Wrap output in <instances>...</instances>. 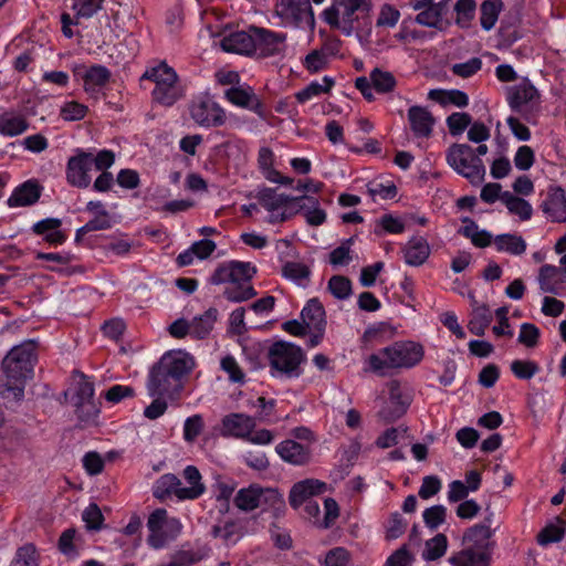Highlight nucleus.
Returning a JSON list of instances; mask_svg holds the SVG:
<instances>
[{"mask_svg":"<svg viewBox=\"0 0 566 566\" xmlns=\"http://www.w3.org/2000/svg\"><path fill=\"white\" fill-rule=\"evenodd\" d=\"M195 367L193 357L184 352L166 353L151 368L147 379V391L150 397L174 399L182 390V379Z\"/></svg>","mask_w":566,"mask_h":566,"instance_id":"obj_1","label":"nucleus"},{"mask_svg":"<svg viewBox=\"0 0 566 566\" xmlns=\"http://www.w3.org/2000/svg\"><path fill=\"white\" fill-rule=\"evenodd\" d=\"M36 360L34 340H25L14 346L2 361L4 379H0V397L21 400L25 381L32 378Z\"/></svg>","mask_w":566,"mask_h":566,"instance_id":"obj_2","label":"nucleus"},{"mask_svg":"<svg viewBox=\"0 0 566 566\" xmlns=\"http://www.w3.org/2000/svg\"><path fill=\"white\" fill-rule=\"evenodd\" d=\"M424 356L423 346L412 340L395 342L365 360V370L385 375L387 369H409L417 366Z\"/></svg>","mask_w":566,"mask_h":566,"instance_id":"obj_3","label":"nucleus"},{"mask_svg":"<svg viewBox=\"0 0 566 566\" xmlns=\"http://www.w3.org/2000/svg\"><path fill=\"white\" fill-rule=\"evenodd\" d=\"M270 373L273 377L298 378L302 375L301 365L305 361L303 349L289 342H275L268 353Z\"/></svg>","mask_w":566,"mask_h":566,"instance_id":"obj_4","label":"nucleus"},{"mask_svg":"<svg viewBox=\"0 0 566 566\" xmlns=\"http://www.w3.org/2000/svg\"><path fill=\"white\" fill-rule=\"evenodd\" d=\"M143 78L155 83L151 95L154 101L160 105L172 106L182 97L184 93L178 83V75L166 62H160L156 66L146 70Z\"/></svg>","mask_w":566,"mask_h":566,"instance_id":"obj_5","label":"nucleus"},{"mask_svg":"<svg viewBox=\"0 0 566 566\" xmlns=\"http://www.w3.org/2000/svg\"><path fill=\"white\" fill-rule=\"evenodd\" d=\"M447 163L474 186L482 184L485 178V166L482 159L467 144L450 146L447 151Z\"/></svg>","mask_w":566,"mask_h":566,"instance_id":"obj_6","label":"nucleus"},{"mask_svg":"<svg viewBox=\"0 0 566 566\" xmlns=\"http://www.w3.org/2000/svg\"><path fill=\"white\" fill-rule=\"evenodd\" d=\"M274 13L284 27H294L314 31L316 22L310 0H279Z\"/></svg>","mask_w":566,"mask_h":566,"instance_id":"obj_7","label":"nucleus"},{"mask_svg":"<svg viewBox=\"0 0 566 566\" xmlns=\"http://www.w3.org/2000/svg\"><path fill=\"white\" fill-rule=\"evenodd\" d=\"M189 112L193 122L205 128L220 127L227 120L226 111L208 94L193 98Z\"/></svg>","mask_w":566,"mask_h":566,"instance_id":"obj_8","label":"nucleus"},{"mask_svg":"<svg viewBox=\"0 0 566 566\" xmlns=\"http://www.w3.org/2000/svg\"><path fill=\"white\" fill-rule=\"evenodd\" d=\"M486 512L488 514L484 516L482 522L465 530L462 542L467 547H472L480 552H489L490 555H492L496 545L492 537L494 536L496 528L492 527L494 512L490 511L489 507L486 509Z\"/></svg>","mask_w":566,"mask_h":566,"instance_id":"obj_9","label":"nucleus"},{"mask_svg":"<svg viewBox=\"0 0 566 566\" xmlns=\"http://www.w3.org/2000/svg\"><path fill=\"white\" fill-rule=\"evenodd\" d=\"M92 153L77 148L66 164L65 177L69 185L76 188H87L91 185Z\"/></svg>","mask_w":566,"mask_h":566,"instance_id":"obj_10","label":"nucleus"},{"mask_svg":"<svg viewBox=\"0 0 566 566\" xmlns=\"http://www.w3.org/2000/svg\"><path fill=\"white\" fill-rule=\"evenodd\" d=\"M357 11L345 0H333L332 4L322 12V19L333 29L340 30L345 35L354 31Z\"/></svg>","mask_w":566,"mask_h":566,"instance_id":"obj_11","label":"nucleus"},{"mask_svg":"<svg viewBox=\"0 0 566 566\" xmlns=\"http://www.w3.org/2000/svg\"><path fill=\"white\" fill-rule=\"evenodd\" d=\"M256 423L253 417L245 413L232 412L222 418L220 434L223 438L247 440L250 433L253 432Z\"/></svg>","mask_w":566,"mask_h":566,"instance_id":"obj_12","label":"nucleus"},{"mask_svg":"<svg viewBox=\"0 0 566 566\" xmlns=\"http://www.w3.org/2000/svg\"><path fill=\"white\" fill-rule=\"evenodd\" d=\"M224 97L231 104L241 108L249 109L260 117H264V105L251 86L247 84L231 86L224 92Z\"/></svg>","mask_w":566,"mask_h":566,"instance_id":"obj_13","label":"nucleus"},{"mask_svg":"<svg viewBox=\"0 0 566 566\" xmlns=\"http://www.w3.org/2000/svg\"><path fill=\"white\" fill-rule=\"evenodd\" d=\"M537 99L538 92L528 80H523L507 88V102L513 111L521 112L527 107H533Z\"/></svg>","mask_w":566,"mask_h":566,"instance_id":"obj_14","label":"nucleus"},{"mask_svg":"<svg viewBox=\"0 0 566 566\" xmlns=\"http://www.w3.org/2000/svg\"><path fill=\"white\" fill-rule=\"evenodd\" d=\"M275 451L284 462L293 465H304L311 460L310 447L292 439H286L276 444Z\"/></svg>","mask_w":566,"mask_h":566,"instance_id":"obj_15","label":"nucleus"},{"mask_svg":"<svg viewBox=\"0 0 566 566\" xmlns=\"http://www.w3.org/2000/svg\"><path fill=\"white\" fill-rule=\"evenodd\" d=\"M326 484L318 480L308 479L295 483L289 495L290 504L293 509H298L304 503L312 501L311 497L325 491Z\"/></svg>","mask_w":566,"mask_h":566,"instance_id":"obj_16","label":"nucleus"},{"mask_svg":"<svg viewBox=\"0 0 566 566\" xmlns=\"http://www.w3.org/2000/svg\"><path fill=\"white\" fill-rule=\"evenodd\" d=\"M410 129L417 138H429L436 123L432 114L422 106H411L408 109Z\"/></svg>","mask_w":566,"mask_h":566,"instance_id":"obj_17","label":"nucleus"},{"mask_svg":"<svg viewBox=\"0 0 566 566\" xmlns=\"http://www.w3.org/2000/svg\"><path fill=\"white\" fill-rule=\"evenodd\" d=\"M182 482L181 480L172 474L166 473L156 480L153 486V495L157 500L164 502L167 500L177 499L185 501L187 497H182Z\"/></svg>","mask_w":566,"mask_h":566,"instance_id":"obj_18","label":"nucleus"},{"mask_svg":"<svg viewBox=\"0 0 566 566\" xmlns=\"http://www.w3.org/2000/svg\"><path fill=\"white\" fill-rule=\"evenodd\" d=\"M541 207L551 221L566 222V195L560 187L551 188Z\"/></svg>","mask_w":566,"mask_h":566,"instance_id":"obj_19","label":"nucleus"},{"mask_svg":"<svg viewBox=\"0 0 566 566\" xmlns=\"http://www.w3.org/2000/svg\"><path fill=\"white\" fill-rule=\"evenodd\" d=\"M62 220L59 218H45L35 222L31 230L41 235L45 242L52 245L63 244L67 235L61 230Z\"/></svg>","mask_w":566,"mask_h":566,"instance_id":"obj_20","label":"nucleus"},{"mask_svg":"<svg viewBox=\"0 0 566 566\" xmlns=\"http://www.w3.org/2000/svg\"><path fill=\"white\" fill-rule=\"evenodd\" d=\"M256 51L265 55H274L280 52L281 45L286 40V34L277 33L264 28L253 27Z\"/></svg>","mask_w":566,"mask_h":566,"instance_id":"obj_21","label":"nucleus"},{"mask_svg":"<svg viewBox=\"0 0 566 566\" xmlns=\"http://www.w3.org/2000/svg\"><path fill=\"white\" fill-rule=\"evenodd\" d=\"M78 377L76 389H75V406L82 413L90 416L91 413H97L93 398H94V384L82 374L76 373Z\"/></svg>","mask_w":566,"mask_h":566,"instance_id":"obj_22","label":"nucleus"},{"mask_svg":"<svg viewBox=\"0 0 566 566\" xmlns=\"http://www.w3.org/2000/svg\"><path fill=\"white\" fill-rule=\"evenodd\" d=\"M222 48L227 52H235L240 54H252L256 52L253 27H251L248 32H234L224 38L222 40Z\"/></svg>","mask_w":566,"mask_h":566,"instance_id":"obj_23","label":"nucleus"},{"mask_svg":"<svg viewBox=\"0 0 566 566\" xmlns=\"http://www.w3.org/2000/svg\"><path fill=\"white\" fill-rule=\"evenodd\" d=\"M41 190L38 181L28 180L13 190L7 203L11 208L34 205L40 199Z\"/></svg>","mask_w":566,"mask_h":566,"instance_id":"obj_24","label":"nucleus"},{"mask_svg":"<svg viewBox=\"0 0 566 566\" xmlns=\"http://www.w3.org/2000/svg\"><path fill=\"white\" fill-rule=\"evenodd\" d=\"M403 259L408 265H422L430 255V245L422 237L411 238L402 248Z\"/></svg>","mask_w":566,"mask_h":566,"instance_id":"obj_25","label":"nucleus"},{"mask_svg":"<svg viewBox=\"0 0 566 566\" xmlns=\"http://www.w3.org/2000/svg\"><path fill=\"white\" fill-rule=\"evenodd\" d=\"M301 318L308 331H325L326 315L318 298H311L301 312Z\"/></svg>","mask_w":566,"mask_h":566,"instance_id":"obj_26","label":"nucleus"},{"mask_svg":"<svg viewBox=\"0 0 566 566\" xmlns=\"http://www.w3.org/2000/svg\"><path fill=\"white\" fill-rule=\"evenodd\" d=\"M84 91L88 94L98 93L111 80L109 70L101 64L90 66L82 76Z\"/></svg>","mask_w":566,"mask_h":566,"instance_id":"obj_27","label":"nucleus"},{"mask_svg":"<svg viewBox=\"0 0 566 566\" xmlns=\"http://www.w3.org/2000/svg\"><path fill=\"white\" fill-rule=\"evenodd\" d=\"M219 312L214 307L208 308L203 314L190 321V336L195 339L207 338L218 321Z\"/></svg>","mask_w":566,"mask_h":566,"instance_id":"obj_28","label":"nucleus"},{"mask_svg":"<svg viewBox=\"0 0 566 566\" xmlns=\"http://www.w3.org/2000/svg\"><path fill=\"white\" fill-rule=\"evenodd\" d=\"M491 556L489 552L475 551L472 547H465L453 554L449 562L453 566H490Z\"/></svg>","mask_w":566,"mask_h":566,"instance_id":"obj_29","label":"nucleus"},{"mask_svg":"<svg viewBox=\"0 0 566 566\" xmlns=\"http://www.w3.org/2000/svg\"><path fill=\"white\" fill-rule=\"evenodd\" d=\"M182 531V524L177 517H169L158 535H149L148 544L155 548H163L168 542L175 541Z\"/></svg>","mask_w":566,"mask_h":566,"instance_id":"obj_30","label":"nucleus"},{"mask_svg":"<svg viewBox=\"0 0 566 566\" xmlns=\"http://www.w3.org/2000/svg\"><path fill=\"white\" fill-rule=\"evenodd\" d=\"M184 479L188 486H182V497L196 500L205 493V485L201 482V474L195 465H187L184 470Z\"/></svg>","mask_w":566,"mask_h":566,"instance_id":"obj_31","label":"nucleus"},{"mask_svg":"<svg viewBox=\"0 0 566 566\" xmlns=\"http://www.w3.org/2000/svg\"><path fill=\"white\" fill-rule=\"evenodd\" d=\"M263 511H270L273 516L277 517L285 511V501L283 495L275 489L261 488L260 506Z\"/></svg>","mask_w":566,"mask_h":566,"instance_id":"obj_32","label":"nucleus"},{"mask_svg":"<svg viewBox=\"0 0 566 566\" xmlns=\"http://www.w3.org/2000/svg\"><path fill=\"white\" fill-rule=\"evenodd\" d=\"M493 242L499 252L521 255L526 251V242L521 235L503 233L496 235Z\"/></svg>","mask_w":566,"mask_h":566,"instance_id":"obj_33","label":"nucleus"},{"mask_svg":"<svg viewBox=\"0 0 566 566\" xmlns=\"http://www.w3.org/2000/svg\"><path fill=\"white\" fill-rule=\"evenodd\" d=\"M334 78L325 75L323 76L322 82L313 81L303 90L296 92L295 98L298 103L304 104L314 97L328 93L334 86Z\"/></svg>","mask_w":566,"mask_h":566,"instance_id":"obj_34","label":"nucleus"},{"mask_svg":"<svg viewBox=\"0 0 566 566\" xmlns=\"http://www.w3.org/2000/svg\"><path fill=\"white\" fill-rule=\"evenodd\" d=\"M29 128L27 118L13 113H4L0 116V134L3 136H18Z\"/></svg>","mask_w":566,"mask_h":566,"instance_id":"obj_35","label":"nucleus"},{"mask_svg":"<svg viewBox=\"0 0 566 566\" xmlns=\"http://www.w3.org/2000/svg\"><path fill=\"white\" fill-rule=\"evenodd\" d=\"M501 201L511 214L518 216L521 220L526 221L532 218L533 208L525 199L514 196L510 191H504L501 196Z\"/></svg>","mask_w":566,"mask_h":566,"instance_id":"obj_36","label":"nucleus"},{"mask_svg":"<svg viewBox=\"0 0 566 566\" xmlns=\"http://www.w3.org/2000/svg\"><path fill=\"white\" fill-rule=\"evenodd\" d=\"M442 2H434L428 8L419 11L415 18V22L427 28H432L442 31Z\"/></svg>","mask_w":566,"mask_h":566,"instance_id":"obj_37","label":"nucleus"},{"mask_svg":"<svg viewBox=\"0 0 566 566\" xmlns=\"http://www.w3.org/2000/svg\"><path fill=\"white\" fill-rule=\"evenodd\" d=\"M259 201L261 206L269 212H274L282 209H287V207L291 205L292 197L284 193H277L272 188H265L260 192Z\"/></svg>","mask_w":566,"mask_h":566,"instance_id":"obj_38","label":"nucleus"},{"mask_svg":"<svg viewBox=\"0 0 566 566\" xmlns=\"http://www.w3.org/2000/svg\"><path fill=\"white\" fill-rule=\"evenodd\" d=\"M492 312L488 305L483 304L476 306L472 312V317L469 321V331L476 336H483L486 328L492 322Z\"/></svg>","mask_w":566,"mask_h":566,"instance_id":"obj_39","label":"nucleus"},{"mask_svg":"<svg viewBox=\"0 0 566 566\" xmlns=\"http://www.w3.org/2000/svg\"><path fill=\"white\" fill-rule=\"evenodd\" d=\"M211 535L220 538L227 546H232L241 538L242 533L240 526L233 521H226L212 526Z\"/></svg>","mask_w":566,"mask_h":566,"instance_id":"obj_40","label":"nucleus"},{"mask_svg":"<svg viewBox=\"0 0 566 566\" xmlns=\"http://www.w3.org/2000/svg\"><path fill=\"white\" fill-rule=\"evenodd\" d=\"M261 486L250 485L239 490L234 497V504L241 511H253L260 506Z\"/></svg>","mask_w":566,"mask_h":566,"instance_id":"obj_41","label":"nucleus"},{"mask_svg":"<svg viewBox=\"0 0 566 566\" xmlns=\"http://www.w3.org/2000/svg\"><path fill=\"white\" fill-rule=\"evenodd\" d=\"M562 270L555 265L545 264L539 269L538 283L545 293H556L557 285L562 280Z\"/></svg>","mask_w":566,"mask_h":566,"instance_id":"obj_42","label":"nucleus"},{"mask_svg":"<svg viewBox=\"0 0 566 566\" xmlns=\"http://www.w3.org/2000/svg\"><path fill=\"white\" fill-rule=\"evenodd\" d=\"M503 9L502 0H484L480 7V22L485 31H490L496 23Z\"/></svg>","mask_w":566,"mask_h":566,"instance_id":"obj_43","label":"nucleus"},{"mask_svg":"<svg viewBox=\"0 0 566 566\" xmlns=\"http://www.w3.org/2000/svg\"><path fill=\"white\" fill-rule=\"evenodd\" d=\"M369 75L373 87L377 93H391L397 86L396 77L391 72L376 67Z\"/></svg>","mask_w":566,"mask_h":566,"instance_id":"obj_44","label":"nucleus"},{"mask_svg":"<svg viewBox=\"0 0 566 566\" xmlns=\"http://www.w3.org/2000/svg\"><path fill=\"white\" fill-rule=\"evenodd\" d=\"M282 274L285 279L295 282L300 286H306L311 270L307 265L301 262H286L282 268Z\"/></svg>","mask_w":566,"mask_h":566,"instance_id":"obj_45","label":"nucleus"},{"mask_svg":"<svg viewBox=\"0 0 566 566\" xmlns=\"http://www.w3.org/2000/svg\"><path fill=\"white\" fill-rule=\"evenodd\" d=\"M429 97L438 101L440 104H451L457 107H465L469 104V97L467 93L460 90L450 91H437L432 90L429 93Z\"/></svg>","mask_w":566,"mask_h":566,"instance_id":"obj_46","label":"nucleus"},{"mask_svg":"<svg viewBox=\"0 0 566 566\" xmlns=\"http://www.w3.org/2000/svg\"><path fill=\"white\" fill-rule=\"evenodd\" d=\"M448 548V538L444 534L439 533L434 537L426 542L422 558L424 560H437L441 558Z\"/></svg>","mask_w":566,"mask_h":566,"instance_id":"obj_47","label":"nucleus"},{"mask_svg":"<svg viewBox=\"0 0 566 566\" xmlns=\"http://www.w3.org/2000/svg\"><path fill=\"white\" fill-rule=\"evenodd\" d=\"M275 156L271 148L263 146L258 153V166L268 180H276L279 171L274 168Z\"/></svg>","mask_w":566,"mask_h":566,"instance_id":"obj_48","label":"nucleus"},{"mask_svg":"<svg viewBox=\"0 0 566 566\" xmlns=\"http://www.w3.org/2000/svg\"><path fill=\"white\" fill-rule=\"evenodd\" d=\"M256 294L251 284L231 283L224 289L223 295L230 302L240 303L252 298Z\"/></svg>","mask_w":566,"mask_h":566,"instance_id":"obj_49","label":"nucleus"},{"mask_svg":"<svg viewBox=\"0 0 566 566\" xmlns=\"http://www.w3.org/2000/svg\"><path fill=\"white\" fill-rule=\"evenodd\" d=\"M476 3L474 0H458L454 6L457 12L455 23L461 28H469L475 14Z\"/></svg>","mask_w":566,"mask_h":566,"instance_id":"obj_50","label":"nucleus"},{"mask_svg":"<svg viewBox=\"0 0 566 566\" xmlns=\"http://www.w3.org/2000/svg\"><path fill=\"white\" fill-rule=\"evenodd\" d=\"M255 272V268H253L249 262L230 261L231 283L250 284Z\"/></svg>","mask_w":566,"mask_h":566,"instance_id":"obj_51","label":"nucleus"},{"mask_svg":"<svg viewBox=\"0 0 566 566\" xmlns=\"http://www.w3.org/2000/svg\"><path fill=\"white\" fill-rule=\"evenodd\" d=\"M103 2L104 0H73L74 18L76 20L92 18L102 9Z\"/></svg>","mask_w":566,"mask_h":566,"instance_id":"obj_52","label":"nucleus"},{"mask_svg":"<svg viewBox=\"0 0 566 566\" xmlns=\"http://www.w3.org/2000/svg\"><path fill=\"white\" fill-rule=\"evenodd\" d=\"M202 559V555L191 549H179L170 555L167 563L158 566H191Z\"/></svg>","mask_w":566,"mask_h":566,"instance_id":"obj_53","label":"nucleus"},{"mask_svg":"<svg viewBox=\"0 0 566 566\" xmlns=\"http://www.w3.org/2000/svg\"><path fill=\"white\" fill-rule=\"evenodd\" d=\"M354 240V237L344 240L329 253V263L333 266L347 265L353 260L350 253Z\"/></svg>","mask_w":566,"mask_h":566,"instance_id":"obj_54","label":"nucleus"},{"mask_svg":"<svg viewBox=\"0 0 566 566\" xmlns=\"http://www.w3.org/2000/svg\"><path fill=\"white\" fill-rule=\"evenodd\" d=\"M328 291L338 300H346L352 294V282L343 275H334L329 279Z\"/></svg>","mask_w":566,"mask_h":566,"instance_id":"obj_55","label":"nucleus"},{"mask_svg":"<svg viewBox=\"0 0 566 566\" xmlns=\"http://www.w3.org/2000/svg\"><path fill=\"white\" fill-rule=\"evenodd\" d=\"M10 566H38L35 546L28 543L19 547Z\"/></svg>","mask_w":566,"mask_h":566,"instance_id":"obj_56","label":"nucleus"},{"mask_svg":"<svg viewBox=\"0 0 566 566\" xmlns=\"http://www.w3.org/2000/svg\"><path fill=\"white\" fill-rule=\"evenodd\" d=\"M511 371L516 378L528 380L539 371V366L533 360L516 359L511 363Z\"/></svg>","mask_w":566,"mask_h":566,"instance_id":"obj_57","label":"nucleus"},{"mask_svg":"<svg viewBox=\"0 0 566 566\" xmlns=\"http://www.w3.org/2000/svg\"><path fill=\"white\" fill-rule=\"evenodd\" d=\"M88 112L86 105L81 104L76 101H70L64 103L60 109V116L67 122L81 120Z\"/></svg>","mask_w":566,"mask_h":566,"instance_id":"obj_58","label":"nucleus"},{"mask_svg":"<svg viewBox=\"0 0 566 566\" xmlns=\"http://www.w3.org/2000/svg\"><path fill=\"white\" fill-rule=\"evenodd\" d=\"M423 522L427 527L437 530L446 522L447 509L443 505H433L428 507L422 513Z\"/></svg>","mask_w":566,"mask_h":566,"instance_id":"obj_59","label":"nucleus"},{"mask_svg":"<svg viewBox=\"0 0 566 566\" xmlns=\"http://www.w3.org/2000/svg\"><path fill=\"white\" fill-rule=\"evenodd\" d=\"M482 69V60L480 57H471L465 62L455 63L451 66V72L462 78H468L476 74Z\"/></svg>","mask_w":566,"mask_h":566,"instance_id":"obj_60","label":"nucleus"},{"mask_svg":"<svg viewBox=\"0 0 566 566\" xmlns=\"http://www.w3.org/2000/svg\"><path fill=\"white\" fill-rule=\"evenodd\" d=\"M472 123V117L468 113H452L447 118V125L452 136L462 134Z\"/></svg>","mask_w":566,"mask_h":566,"instance_id":"obj_61","label":"nucleus"},{"mask_svg":"<svg viewBox=\"0 0 566 566\" xmlns=\"http://www.w3.org/2000/svg\"><path fill=\"white\" fill-rule=\"evenodd\" d=\"M203 430V418L201 415L188 417L184 423V439L193 442Z\"/></svg>","mask_w":566,"mask_h":566,"instance_id":"obj_62","label":"nucleus"},{"mask_svg":"<svg viewBox=\"0 0 566 566\" xmlns=\"http://www.w3.org/2000/svg\"><path fill=\"white\" fill-rule=\"evenodd\" d=\"M327 63V54L323 50L310 52L304 60V66L311 73H317L324 70Z\"/></svg>","mask_w":566,"mask_h":566,"instance_id":"obj_63","label":"nucleus"},{"mask_svg":"<svg viewBox=\"0 0 566 566\" xmlns=\"http://www.w3.org/2000/svg\"><path fill=\"white\" fill-rule=\"evenodd\" d=\"M539 335L541 333L537 326L532 323H523L517 340L520 344L533 348L537 345Z\"/></svg>","mask_w":566,"mask_h":566,"instance_id":"obj_64","label":"nucleus"}]
</instances>
